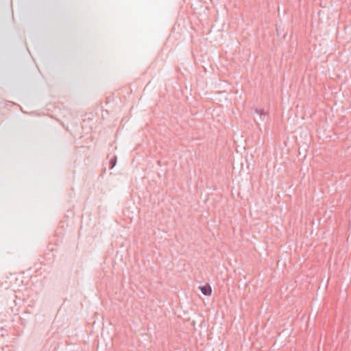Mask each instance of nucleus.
<instances>
[{
    "label": "nucleus",
    "instance_id": "nucleus-1",
    "mask_svg": "<svg viewBox=\"0 0 351 351\" xmlns=\"http://www.w3.org/2000/svg\"><path fill=\"white\" fill-rule=\"evenodd\" d=\"M199 289H200L201 292L205 295L209 296L212 293V288L209 285L200 286L199 287Z\"/></svg>",
    "mask_w": 351,
    "mask_h": 351
}]
</instances>
